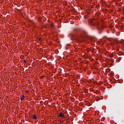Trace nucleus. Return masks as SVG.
Listing matches in <instances>:
<instances>
[{"label":"nucleus","mask_w":124,"mask_h":124,"mask_svg":"<svg viewBox=\"0 0 124 124\" xmlns=\"http://www.w3.org/2000/svg\"><path fill=\"white\" fill-rule=\"evenodd\" d=\"M100 15V13H96L95 14V16L93 19H91L89 20V23L91 25V26H93V27H96L97 29L99 31V33L100 34L101 33V29L99 27H98V25L97 23H95V19H99L98 16Z\"/></svg>","instance_id":"f257e3e1"},{"label":"nucleus","mask_w":124,"mask_h":124,"mask_svg":"<svg viewBox=\"0 0 124 124\" xmlns=\"http://www.w3.org/2000/svg\"><path fill=\"white\" fill-rule=\"evenodd\" d=\"M85 38V37H84V36L83 35H80L78 38V39L79 41V42H82V41H83V40H84V38Z\"/></svg>","instance_id":"f03ea898"},{"label":"nucleus","mask_w":124,"mask_h":124,"mask_svg":"<svg viewBox=\"0 0 124 124\" xmlns=\"http://www.w3.org/2000/svg\"><path fill=\"white\" fill-rule=\"evenodd\" d=\"M58 116L59 117V118H65V116H64V114H63V113H62V112H61Z\"/></svg>","instance_id":"7ed1b4c3"},{"label":"nucleus","mask_w":124,"mask_h":124,"mask_svg":"<svg viewBox=\"0 0 124 124\" xmlns=\"http://www.w3.org/2000/svg\"><path fill=\"white\" fill-rule=\"evenodd\" d=\"M24 98H25V96L24 95H21L20 96V100H24Z\"/></svg>","instance_id":"20e7f679"},{"label":"nucleus","mask_w":124,"mask_h":124,"mask_svg":"<svg viewBox=\"0 0 124 124\" xmlns=\"http://www.w3.org/2000/svg\"><path fill=\"white\" fill-rule=\"evenodd\" d=\"M33 120H36L37 119V117H36V115H34L32 117Z\"/></svg>","instance_id":"39448f33"},{"label":"nucleus","mask_w":124,"mask_h":124,"mask_svg":"<svg viewBox=\"0 0 124 124\" xmlns=\"http://www.w3.org/2000/svg\"><path fill=\"white\" fill-rule=\"evenodd\" d=\"M50 27H51V28H54V25L51 24V25H50Z\"/></svg>","instance_id":"423d86ee"},{"label":"nucleus","mask_w":124,"mask_h":124,"mask_svg":"<svg viewBox=\"0 0 124 124\" xmlns=\"http://www.w3.org/2000/svg\"><path fill=\"white\" fill-rule=\"evenodd\" d=\"M24 62H27V61L26 60H24Z\"/></svg>","instance_id":"0eeeda50"},{"label":"nucleus","mask_w":124,"mask_h":124,"mask_svg":"<svg viewBox=\"0 0 124 124\" xmlns=\"http://www.w3.org/2000/svg\"><path fill=\"white\" fill-rule=\"evenodd\" d=\"M87 13H88V14H90V13H89V12H88Z\"/></svg>","instance_id":"6e6552de"},{"label":"nucleus","mask_w":124,"mask_h":124,"mask_svg":"<svg viewBox=\"0 0 124 124\" xmlns=\"http://www.w3.org/2000/svg\"><path fill=\"white\" fill-rule=\"evenodd\" d=\"M61 123H63V122H62V121H61Z\"/></svg>","instance_id":"1a4fd4ad"},{"label":"nucleus","mask_w":124,"mask_h":124,"mask_svg":"<svg viewBox=\"0 0 124 124\" xmlns=\"http://www.w3.org/2000/svg\"><path fill=\"white\" fill-rule=\"evenodd\" d=\"M29 92H28V91H26V93H28Z\"/></svg>","instance_id":"9d476101"}]
</instances>
